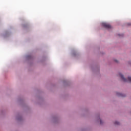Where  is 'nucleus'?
<instances>
[{
    "label": "nucleus",
    "instance_id": "423d86ee",
    "mask_svg": "<svg viewBox=\"0 0 131 131\" xmlns=\"http://www.w3.org/2000/svg\"><path fill=\"white\" fill-rule=\"evenodd\" d=\"M119 36H123V35H120V34H118Z\"/></svg>",
    "mask_w": 131,
    "mask_h": 131
},
{
    "label": "nucleus",
    "instance_id": "39448f33",
    "mask_svg": "<svg viewBox=\"0 0 131 131\" xmlns=\"http://www.w3.org/2000/svg\"><path fill=\"white\" fill-rule=\"evenodd\" d=\"M100 124H102V120H100Z\"/></svg>",
    "mask_w": 131,
    "mask_h": 131
},
{
    "label": "nucleus",
    "instance_id": "7ed1b4c3",
    "mask_svg": "<svg viewBox=\"0 0 131 131\" xmlns=\"http://www.w3.org/2000/svg\"><path fill=\"white\" fill-rule=\"evenodd\" d=\"M117 96H119L120 97H124L125 96L123 95V94L120 93H117Z\"/></svg>",
    "mask_w": 131,
    "mask_h": 131
},
{
    "label": "nucleus",
    "instance_id": "0eeeda50",
    "mask_svg": "<svg viewBox=\"0 0 131 131\" xmlns=\"http://www.w3.org/2000/svg\"><path fill=\"white\" fill-rule=\"evenodd\" d=\"M115 62H116L117 63V62H118V61H117V60H115Z\"/></svg>",
    "mask_w": 131,
    "mask_h": 131
},
{
    "label": "nucleus",
    "instance_id": "f257e3e1",
    "mask_svg": "<svg viewBox=\"0 0 131 131\" xmlns=\"http://www.w3.org/2000/svg\"><path fill=\"white\" fill-rule=\"evenodd\" d=\"M119 76L122 78L123 81H124V82H127V81H129V82H131V77H128V80H127L125 78H124V77L122 75V74H121V73L119 74Z\"/></svg>",
    "mask_w": 131,
    "mask_h": 131
},
{
    "label": "nucleus",
    "instance_id": "20e7f679",
    "mask_svg": "<svg viewBox=\"0 0 131 131\" xmlns=\"http://www.w3.org/2000/svg\"><path fill=\"white\" fill-rule=\"evenodd\" d=\"M115 124L118 125V124H119V122H118V121H115Z\"/></svg>",
    "mask_w": 131,
    "mask_h": 131
},
{
    "label": "nucleus",
    "instance_id": "f03ea898",
    "mask_svg": "<svg viewBox=\"0 0 131 131\" xmlns=\"http://www.w3.org/2000/svg\"><path fill=\"white\" fill-rule=\"evenodd\" d=\"M102 26L105 28H106V29H111V28H112L111 26L106 23H103Z\"/></svg>",
    "mask_w": 131,
    "mask_h": 131
}]
</instances>
